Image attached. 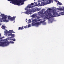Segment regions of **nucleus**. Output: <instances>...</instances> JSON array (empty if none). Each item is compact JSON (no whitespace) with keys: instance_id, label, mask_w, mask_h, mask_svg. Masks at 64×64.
<instances>
[{"instance_id":"nucleus-1","label":"nucleus","mask_w":64,"mask_h":64,"mask_svg":"<svg viewBox=\"0 0 64 64\" xmlns=\"http://www.w3.org/2000/svg\"><path fill=\"white\" fill-rule=\"evenodd\" d=\"M48 10L49 11L46 10L44 11V14L46 15L45 18L47 19H50L51 17H54V16L50 17V16H52V14L51 13V11H50L51 9L50 8H49Z\"/></svg>"},{"instance_id":"nucleus-2","label":"nucleus","mask_w":64,"mask_h":64,"mask_svg":"<svg viewBox=\"0 0 64 64\" xmlns=\"http://www.w3.org/2000/svg\"><path fill=\"white\" fill-rule=\"evenodd\" d=\"M37 8H32L31 9H29L28 10H27V11L26 12H24L25 14L29 15L30 14V12H35L37 11Z\"/></svg>"},{"instance_id":"nucleus-3","label":"nucleus","mask_w":64,"mask_h":64,"mask_svg":"<svg viewBox=\"0 0 64 64\" xmlns=\"http://www.w3.org/2000/svg\"><path fill=\"white\" fill-rule=\"evenodd\" d=\"M10 43L8 40H6L5 42H0V46H2L4 47L7 46Z\"/></svg>"},{"instance_id":"nucleus-4","label":"nucleus","mask_w":64,"mask_h":64,"mask_svg":"<svg viewBox=\"0 0 64 64\" xmlns=\"http://www.w3.org/2000/svg\"><path fill=\"white\" fill-rule=\"evenodd\" d=\"M26 0H16L12 2V4H16V5H19L21 2H24Z\"/></svg>"},{"instance_id":"nucleus-5","label":"nucleus","mask_w":64,"mask_h":64,"mask_svg":"<svg viewBox=\"0 0 64 64\" xmlns=\"http://www.w3.org/2000/svg\"><path fill=\"white\" fill-rule=\"evenodd\" d=\"M52 12L53 13V15H54L55 16H60L61 15V14H64V12H61L59 13H56L55 12V10H53L52 11Z\"/></svg>"},{"instance_id":"nucleus-6","label":"nucleus","mask_w":64,"mask_h":64,"mask_svg":"<svg viewBox=\"0 0 64 64\" xmlns=\"http://www.w3.org/2000/svg\"><path fill=\"white\" fill-rule=\"evenodd\" d=\"M38 14H33L32 16V18H35L36 16V15H40V16H42V14H43V12H38Z\"/></svg>"},{"instance_id":"nucleus-7","label":"nucleus","mask_w":64,"mask_h":64,"mask_svg":"<svg viewBox=\"0 0 64 64\" xmlns=\"http://www.w3.org/2000/svg\"><path fill=\"white\" fill-rule=\"evenodd\" d=\"M7 18V16L4 15V17H2V18L0 20V22H2V21H3V20L4 19V22H8V20H6V19Z\"/></svg>"},{"instance_id":"nucleus-8","label":"nucleus","mask_w":64,"mask_h":64,"mask_svg":"<svg viewBox=\"0 0 64 64\" xmlns=\"http://www.w3.org/2000/svg\"><path fill=\"white\" fill-rule=\"evenodd\" d=\"M8 20H11L12 21L14 20H15V18H16V16H14L13 17H11L10 16H8Z\"/></svg>"},{"instance_id":"nucleus-9","label":"nucleus","mask_w":64,"mask_h":64,"mask_svg":"<svg viewBox=\"0 0 64 64\" xmlns=\"http://www.w3.org/2000/svg\"><path fill=\"white\" fill-rule=\"evenodd\" d=\"M54 1H56L57 0H54ZM45 2H46L47 3H51V2H53V0H46L45 1Z\"/></svg>"},{"instance_id":"nucleus-10","label":"nucleus","mask_w":64,"mask_h":64,"mask_svg":"<svg viewBox=\"0 0 64 64\" xmlns=\"http://www.w3.org/2000/svg\"><path fill=\"white\" fill-rule=\"evenodd\" d=\"M6 35H8V36H11L12 38H14V34H11L10 33H8V34Z\"/></svg>"},{"instance_id":"nucleus-11","label":"nucleus","mask_w":64,"mask_h":64,"mask_svg":"<svg viewBox=\"0 0 64 64\" xmlns=\"http://www.w3.org/2000/svg\"><path fill=\"white\" fill-rule=\"evenodd\" d=\"M34 5V4L33 3H32L31 4H30L29 5H28L27 6L26 8L27 9H28V8H32V5Z\"/></svg>"},{"instance_id":"nucleus-12","label":"nucleus","mask_w":64,"mask_h":64,"mask_svg":"<svg viewBox=\"0 0 64 64\" xmlns=\"http://www.w3.org/2000/svg\"><path fill=\"white\" fill-rule=\"evenodd\" d=\"M23 26H22V27H19L18 28V30H22L23 29H24V28L23 27Z\"/></svg>"},{"instance_id":"nucleus-13","label":"nucleus","mask_w":64,"mask_h":64,"mask_svg":"<svg viewBox=\"0 0 64 64\" xmlns=\"http://www.w3.org/2000/svg\"><path fill=\"white\" fill-rule=\"evenodd\" d=\"M13 30H10L9 31H8V33H10L12 34V33H13Z\"/></svg>"},{"instance_id":"nucleus-14","label":"nucleus","mask_w":64,"mask_h":64,"mask_svg":"<svg viewBox=\"0 0 64 64\" xmlns=\"http://www.w3.org/2000/svg\"><path fill=\"white\" fill-rule=\"evenodd\" d=\"M39 23L38 22H36L35 23V26H38V25H39Z\"/></svg>"},{"instance_id":"nucleus-15","label":"nucleus","mask_w":64,"mask_h":64,"mask_svg":"<svg viewBox=\"0 0 64 64\" xmlns=\"http://www.w3.org/2000/svg\"><path fill=\"white\" fill-rule=\"evenodd\" d=\"M2 28H2V29H5L6 28V26H4L3 25L2 26Z\"/></svg>"},{"instance_id":"nucleus-16","label":"nucleus","mask_w":64,"mask_h":64,"mask_svg":"<svg viewBox=\"0 0 64 64\" xmlns=\"http://www.w3.org/2000/svg\"><path fill=\"white\" fill-rule=\"evenodd\" d=\"M8 33V31H7V30H6L5 31H4V33L5 34H6V35L7 34V33Z\"/></svg>"},{"instance_id":"nucleus-17","label":"nucleus","mask_w":64,"mask_h":64,"mask_svg":"<svg viewBox=\"0 0 64 64\" xmlns=\"http://www.w3.org/2000/svg\"><path fill=\"white\" fill-rule=\"evenodd\" d=\"M8 1H10V2H14L15 1H16V0H8Z\"/></svg>"},{"instance_id":"nucleus-18","label":"nucleus","mask_w":64,"mask_h":64,"mask_svg":"<svg viewBox=\"0 0 64 64\" xmlns=\"http://www.w3.org/2000/svg\"><path fill=\"white\" fill-rule=\"evenodd\" d=\"M35 18L36 19H39V18H40V17L39 16H36Z\"/></svg>"},{"instance_id":"nucleus-19","label":"nucleus","mask_w":64,"mask_h":64,"mask_svg":"<svg viewBox=\"0 0 64 64\" xmlns=\"http://www.w3.org/2000/svg\"><path fill=\"white\" fill-rule=\"evenodd\" d=\"M0 14V16H2V17H4V16L5 15H4V14Z\"/></svg>"},{"instance_id":"nucleus-20","label":"nucleus","mask_w":64,"mask_h":64,"mask_svg":"<svg viewBox=\"0 0 64 64\" xmlns=\"http://www.w3.org/2000/svg\"><path fill=\"white\" fill-rule=\"evenodd\" d=\"M58 4L59 5H62V4L60 2H58Z\"/></svg>"},{"instance_id":"nucleus-21","label":"nucleus","mask_w":64,"mask_h":64,"mask_svg":"<svg viewBox=\"0 0 64 64\" xmlns=\"http://www.w3.org/2000/svg\"><path fill=\"white\" fill-rule=\"evenodd\" d=\"M32 26H35V22H32Z\"/></svg>"},{"instance_id":"nucleus-22","label":"nucleus","mask_w":64,"mask_h":64,"mask_svg":"<svg viewBox=\"0 0 64 64\" xmlns=\"http://www.w3.org/2000/svg\"><path fill=\"white\" fill-rule=\"evenodd\" d=\"M40 9H41L40 8H37V11H38L40 10Z\"/></svg>"},{"instance_id":"nucleus-23","label":"nucleus","mask_w":64,"mask_h":64,"mask_svg":"<svg viewBox=\"0 0 64 64\" xmlns=\"http://www.w3.org/2000/svg\"><path fill=\"white\" fill-rule=\"evenodd\" d=\"M10 43H12V44H14V42L12 41H10Z\"/></svg>"},{"instance_id":"nucleus-24","label":"nucleus","mask_w":64,"mask_h":64,"mask_svg":"<svg viewBox=\"0 0 64 64\" xmlns=\"http://www.w3.org/2000/svg\"><path fill=\"white\" fill-rule=\"evenodd\" d=\"M11 40H12V41H15L16 40H15V38H13V39H12Z\"/></svg>"},{"instance_id":"nucleus-25","label":"nucleus","mask_w":64,"mask_h":64,"mask_svg":"<svg viewBox=\"0 0 64 64\" xmlns=\"http://www.w3.org/2000/svg\"><path fill=\"white\" fill-rule=\"evenodd\" d=\"M62 8H59L57 9V10H62Z\"/></svg>"},{"instance_id":"nucleus-26","label":"nucleus","mask_w":64,"mask_h":64,"mask_svg":"<svg viewBox=\"0 0 64 64\" xmlns=\"http://www.w3.org/2000/svg\"><path fill=\"white\" fill-rule=\"evenodd\" d=\"M45 22V21H41L40 22V23H44Z\"/></svg>"},{"instance_id":"nucleus-27","label":"nucleus","mask_w":64,"mask_h":64,"mask_svg":"<svg viewBox=\"0 0 64 64\" xmlns=\"http://www.w3.org/2000/svg\"><path fill=\"white\" fill-rule=\"evenodd\" d=\"M28 21L29 23H30V22H31V20H30V19H29Z\"/></svg>"},{"instance_id":"nucleus-28","label":"nucleus","mask_w":64,"mask_h":64,"mask_svg":"<svg viewBox=\"0 0 64 64\" xmlns=\"http://www.w3.org/2000/svg\"><path fill=\"white\" fill-rule=\"evenodd\" d=\"M21 3V5H23V4H24V3L23 2H22V3Z\"/></svg>"},{"instance_id":"nucleus-29","label":"nucleus","mask_w":64,"mask_h":64,"mask_svg":"<svg viewBox=\"0 0 64 64\" xmlns=\"http://www.w3.org/2000/svg\"><path fill=\"white\" fill-rule=\"evenodd\" d=\"M30 25H28V27H30Z\"/></svg>"},{"instance_id":"nucleus-30","label":"nucleus","mask_w":64,"mask_h":64,"mask_svg":"<svg viewBox=\"0 0 64 64\" xmlns=\"http://www.w3.org/2000/svg\"><path fill=\"white\" fill-rule=\"evenodd\" d=\"M35 21V20H32V22H34V21Z\"/></svg>"},{"instance_id":"nucleus-31","label":"nucleus","mask_w":64,"mask_h":64,"mask_svg":"<svg viewBox=\"0 0 64 64\" xmlns=\"http://www.w3.org/2000/svg\"><path fill=\"white\" fill-rule=\"evenodd\" d=\"M41 0L42 1H45V0Z\"/></svg>"},{"instance_id":"nucleus-32","label":"nucleus","mask_w":64,"mask_h":64,"mask_svg":"<svg viewBox=\"0 0 64 64\" xmlns=\"http://www.w3.org/2000/svg\"><path fill=\"white\" fill-rule=\"evenodd\" d=\"M2 38H0V39H2V38H3V37H2Z\"/></svg>"},{"instance_id":"nucleus-33","label":"nucleus","mask_w":64,"mask_h":64,"mask_svg":"<svg viewBox=\"0 0 64 64\" xmlns=\"http://www.w3.org/2000/svg\"><path fill=\"white\" fill-rule=\"evenodd\" d=\"M24 28H26V26H24Z\"/></svg>"},{"instance_id":"nucleus-34","label":"nucleus","mask_w":64,"mask_h":64,"mask_svg":"<svg viewBox=\"0 0 64 64\" xmlns=\"http://www.w3.org/2000/svg\"><path fill=\"white\" fill-rule=\"evenodd\" d=\"M57 12H59V11H57Z\"/></svg>"},{"instance_id":"nucleus-35","label":"nucleus","mask_w":64,"mask_h":64,"mask_svg":"<svg viewBox=\"0 0 64 64\" xmlns=\"http://www.w3.org/2000/svg\"><path fill=\"white\" fill-rule=\"evenodd\" d=\"M12 33H15V32H13Z\"/></svg>"},{"instance_id":"nucleus-36","label":"nucleus","mask_w":64,"mask_h":64,"mask_svg":"<svg viewBox=\"0 0 64 64\" xmlns=\"http://www.w3.org/2000/svg\"><path fill=\"white\" fill-rule=\"evenodd\" d=\"M44 19H46V18H44Z\"/></svg>"},{"instance_id":"nucleus-37","label":"nucleus","mask_w":64,"mask_h":64,"mask_svg":"<svg viewBox=\"0 0 64 64\" xmlns=\"http://www.w3.org/2000/svg\"><path fill=\"white\" fill-rule=\"evenodd\" d=\"M10 39H9V38H8V40H9Z\"/></svg>"},{"instance_id":"nucleus-38","label":"nucleus","mask_w":64,"mask_h":64,"mask_svg":"<svg viewBox=\"0 0 64 64\" xmlns=\"http://www.w3.org/2000/svg\"><path fill=\"white\" fill-rule=\"evenodd\" d=\"M38 21H40V20H38Z\"/></svg>"},{"instance_id":"nucleus-39","label":"nucleus","mask_w":64,"mask_h":64,"mask_svg":"<svg viewBox=\"0 0 64 64\" xmlns=\"http://www.w3.org/2000/svg\"><path fill=\"white\" fill-rule=\"evenodd\" d=\"M0 36H1V34H0Z\"/></svg>"},{"instance_id":"nucleus-40","label":"nucleus","mask_w":64,"mask_h":64,"mask_svg":"<svg viewBox=\"0 0 64 64\" xmlns=\"http://www.w3.org/2000/svg\"><path fill=\"white\" fill-rule=\"evenodd\" d=\"M0 20H1V18H0Z\"/></svg>"},{"instance_id":"nucleus-41","label":"nucleus","mask_w":64,"mask_h":64,"mask_svg":"<svg viewBox=\"0 0 64 64\" xmlns=\"http://www.w3.org/2000/svg\"><path fill=\"white\" fill-rule=\"evenodd\" d=\"M1 25V24L0 23V25Z\"/></svg>"},{"instance_id":"nucleus-42","label":"nucleus","mask_w":64,"mask_h":64,"mask_svg":"<svg viewBox=\"0 0 64 64\" xmlns=\"http://www.w3.org/2000/svg\"><path fill=\"white\" fill-rule=\"evenodd\" d=\"M36 0H34V1H35Z\"/></svg>"},{"instance_id":"nucleus-43","label":"nucleus","mask_w":64,"mask_h":64,"mask_svg":"<svg viewBox=\"0 0 64 64\" xmlns=\"http://www.w3.org/2000/svg\"><path fill=\"white\" fill-rule=\"evenodd\" d=\"M62 15H63V14H62Z\"/></svg>"},{"instance_id":"nucleus-44","label":"nucleus","mask_w":64,"mask_h":64,"mask_svg":"<svg viewBox=\"0 0 64 64\" xmlns=\"http://www.w3.org/2000/svg\"><path fill=\"white\" fill-rule=\"evenodd\" d=\"M46 20H44V21H45Z\"/></svg>"},{"instance_id":"nucleus-45","label":"nucleus","mask_w":64,"mask_h":64,"mask_svg":"<svg viewBox=\"0 0 64 64\" xmlns=\"http://www.w3.org/2000/svg\"><path fill=\"white\" fill-rule=\"evenodd\" d=\"M26 22H27V21H26Z\"/></svg>"}]
</instances>
